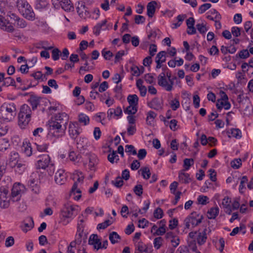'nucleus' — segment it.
I'll return each mask as SVG.
<instances>
[{"instance_id": "nucleus-12", "label": "nucleus", "mask_w": 253, "mask_h": 253, "mask_svg": "<svg viewBox=\"0 0 253 253\" xmlns=\"http://www.w3.org/2000/svg\"><path fill=\"white\" fill-rule=\"evenodd\" d=\"M67 179V175L63 169H59L55 174L54 180L59 185L65 183Z\"/></svg>"}, {"instance_id": "nucleus-64", "label": "nucleus", "mask_w": 253, "mask_h": 253, "mask_svg": "<svg viewBox=\"0 0 253 253\" xmlns=\"http://www.w3.org/2000/svg\"><path fill=\"white\" fill-rule=\"evenodd\" d=\"M209 200V198L206 196L200 195L198 198V203L203 205H206L207 202V200Z\"/></svg>"}, {"instance_id": "nucleus-1", "label": "nucleus", "mask_w": 253, "mask_h": 253, "mask_svg": "<svg viewBox=\"0 0 253 253\" xmlns=\"http://www.w3.org/2000/svg\"><path fill=\"white\" fill-rule=\"evenodd\" d=\"M69 117L65 113H59L49 121V132L56 138L62 137L65 134Z\"/></svg>"}, {"instance_id": "nucleus-31", "label": "nucleus", "mask_w": 253, "mask_h": 253, "mask_svg": "<svg viewBox=\"0 0 253 253\" xmlns=\"http://www.w3.org/2000/svg\"><path fill=\"white\" fill-rule=\"evenodd\" d=\"M47 0H36L35 1V8L37 9L42 10L48 5Z\"/></svg>"}, {"instance_id": "nucleus-22", "label": "nucleus", "mask_w": 253, "mask_h": 253, "mask_svg": "<svg viewBox=\"0 0 253 253\" xmlns=\"http://www.w3.org/2000/svg\"><path fill=\"white\" fill-rule=\"evenodd\" d=\"M20 160L18 153L15 151H12L10 154L8 165L10 167L14 166V164L18 163Z\"/></svg>"}, {"instance_id": "nucleus-58", "label": "nucleus", "mask_w": 253, "mask_h": 253, "mask_svg": "<svg viewBox=\"0 0 253 253\" xmlns=\"http://www.w3.org/2000/svg\"><path fill=\"white\" fill-rule=\"evenodd\" d=\"M196 27L198 31L202 34H205L208 31V29L204 23L197 24Z\"/></svg>"}, {"instance_id": "nucleus-13", "label": "nucleus", "mask_w": 253, "mask_h": 253, "mask_svg": "<svg viewBox=\"0 0 253 253\" xmlns=\"http://www.w3.org/2000/svg\"><path fill=\"white\" fill-rule=\"evenodd\" d=\"M88 244L92 245L94 249H101V240L97 234H91L88 240Z\"/></svg>"}, {"instance_id": "nucleus-28", "label": "nucleus", "mask_w": 253, "mask_h": 253, "mask_svg": "<svg viewBox=\"0 0 253 253\" xmlns=\"http://www.w3.org/2000/svg\"><path fill=\"white\" fill-rule=\"evenodd\" d=\"M219 209L218 207L211 208L208 211V217L209 219H215L219 213Z\"/></svg>"}, {"instance_id": "nucleus-5", "label": "nucleus", "mask_w": 253, "mask_h": 253, "mask_svg": "<svg viewBox=\"0 0 253 253\" xmlns=\"http://www.w3.org/2000/svg\"><path fill=\"white\" fill-rule=\"evenodd\" d=\"M31 114L32 110L27 104L22 105L18 114V125L21 128H25L29 124Z\"/></svg>"}, {"instance_id": "nucleus-14", "label": "nucleus", "mask_w": 253, "mask_h": 253, "mask_svg": "<svg viewBox=\"0 0 253 253\" xmlns=\"http://www.w3.org/2000/svg\"><path fill=\"white\" fill-rule=\"evenodd\" d=\"M147 104L150 108L157 111H159L163 109V104L162 100L157 97L153 99L151 101L148 102Z\"/></svg>"}, {"instance_id": "nucleus-55", "label": "nucleus", "mask_w": 253, "mask_h": 253, "mask_svg": "<svg viewBox=\"0 0 253 253\" xmlns=\"http://www.w3.org/2000/svg\"><path fill=\"white\" fill-rule=\"evenodd\" d=\"M242 165L241 160L240 159H236L231 162V166L234 169H239Z\"/></svg>"}, {"instance_id": "nucleus-38", "label": "nucleus", "mask_w": 253, "mask_h": 253, "mask_svg": "<svg viewBox=\"0 0 253 253\" xmlns=\"http://www.w3.org/2000/svg\"><path fill=\"white\" fill-rule=\"evenodd\" d=\"M79 122L83 124L84 126L88 125L89 123V118L86 115L81 113L79 115Z\"/></svg>"}, {"instance_id": "nucleus-56", "label": "nucleus", "mask_w": 253, "mask_h": 253, "mask_svg": "<svg viewBox=\"0 0 253 253\" xmlns=\"http://www.w3.org/2000/svg\"><path fill=\"white\" fill-rule=\"evenodd\" d=\"M158 84L160 86L164 87L166 90L168 81L166 77L162 78V77H161L160 78H158Z\"/></svg>"}, {"instance_id": "nucleus-44", "label": "nucleus", "mask_w": 253, "mask_h": 253, "mask_svg": "<svg viewBox=\"0 0 253 253\" xmlns=\"http://www.w3.org/2000/svg\"><path fill=\"white\" fill-rule=\"evenodd\" d=\"M250 53L248 49H243L236 55V57H239L241 59H246L250 56Z\"/></svg>"}, {"instance_id": "nucleus-48", "label": "nucleus", "mask_w": 253, "mask_h": 253, "mask_svg": "<svg viewBox=\"0 0 253 253\" xmlns=\"http://www.w3.org/2000/svg\"><path fill=\"white\" fill-rule=\"evenodd\" d=\"M111 183L116 187L120 188L123 186L124 184V181L122 180V178L119 176L116 177L115 180H112Z\"/></svg>"}, {"instance_id": "nucleus-51", "label": "nucleus", "mask_w": 253, "mask_h": 253, "mask_svg": "<svg viewBox=\"0 0 253 253\" xmlns=\"http://www.w3.org/2000/svg\"><path fill=\"white\" fill-rule=\"evenodd\" d=\"M22 151L25 155L27 156H30L32 153V148L31 146H29L28 144L25 145H23L22 147Z\"/></svg>"}, {"instance_id": "nucleus-52", "label": "nucleus", "mask_w": 253, "mask_h": 253, "mask_svg": "<svg viewBox=\"0 0 253 253\" xmlns=\"http://www.w3.org/2000/svg\"><path fill=\"white\" fill-rule=\"evenodd\" d=\"M211 6V4L210 3H206L201 5L198 9V12L200 14L204 13L207 10L210 8Z\"/></svg>"}, {"instance_id": "nucleus-37", "label": "nucleus", "mask_w": 253, "mask_h": 253, "mask_svg": "<svg viewBox=\"0 0 253 253\" xmlns=\"http://www.w3.org/2000/svg\"><path fill=\"white\" fill-rule=\"evenodd\" d=\"M37 25L40 27L41 30L44 32H47L49 29V27L46 22L44 20H39L37 22Z\"/></svg>"}, {"instance_id": "nucleus-50", "label": "nucleus", "mask_w": 253, "mask_h": 253, "mask_svg": "<svg viewBox=\"0 0 253 253\" xmlns=\"http://www.w3.org/2000/svg\"><path fill=\"white\" fill-rule=\"evenodd\" d=\"M157 114L155 113L154 111H150L147 113V118H146V122L147 124L149 125H151V121H149L150 119L154 120V119L156 117Z\"/></svg>"}, {"instance_id": "nucleus-54", "label": "nucleus", "mask_w": 253, "mask_h": 253, "mask_svg": "<svg viewBox=\"0 0 253 253\" xmlns=\"http://www.w3.org/2000/svg\"><path fill=\"white\" fill-rule=\"evenodd\" d=\"M163 239L162 237H159L154 239V247L157 250L160 248L162 246Z\"/></svg>"}, {"instance_id": "nucleus-20", "label": "nucleus", "mask_w": 253, "mask_h": 253, "mask_svg": "<svg viewBox=\"0 0 253 253\" xmlns=\"http://www.w3.org/2000/svg\"><path fill=\"white\" fill-rule=\"evenodd\" d=\"M60 5L66 11H73L74 9L73 4L70 0H62Z\"/></svg>"}, {"instance_id": "nucleus-41", "label": "nucleus", "mask_w": 253, "mask_h": 253, "mask_svg": "<svg viewBox=\"0 0 253 253\" xmlns=\"http://www.w3.org/2000/svg\"><path fill=\"white\" fill-rule=\"evenodd\" d=\"M166 52L165 51H161L159 52L156 55L155 60L164 63L166 60Z\"/></svg>"}, {"instance_id": "nucleus-16", "label": "nucleus", "mask_w": 253, "mask_h": 253, "mask_svg": "<svg viewBox=\"0 0 253 253\" xmlns=\"http://www.w3.org/2000/svg\"><path fill=\"white\" fill-rule=\"evenodd\" d=\"M79 184L78 181H75L70 191V196H75L74 199L76 200H79L81 197V191L78 188Z\"/></svg>"}, {"instance_id": "nucleus-53", "label": "nucleus", "mask_w": 253, "mask_h": 253, "mask_svg": "<svg viewBox=\"0 0 253 253\" xmlns=\"http://www.w3.org/2000/svg\"><path fill=\"white\" fill-rule=\"evenodd\" d=\"M125 147V151L126 153H128L129 154H132L133 155H135L137 154L136 150L133 145H126Z\"/></svg>"}, {"instance_id": "nucleus-7", "label": "nucleus", "mask_w": 253, "mask_h": 253, "mask_svg": "<svg viewBox=\"0 0 253 253\" xmlns=\"http://www.w3.org/2000/svg\"><path fill=\"white\" fill-rule=\"evenodd\" d=\"M83 215L79 216V220L77 224V231L76 235L75 242L78 244H81L82 238L85 240L86 238V234L84 233V228L85 224L84 220L83 218Z\"/></svg>"}, {"instance_id": "nucleus-36", "label": "nucleus", "mask_w": 253, "mask_h": 253, "mask_svg": "<svg viewBox=\"0 0 253 253\" xmlns=\"http://www.w3.org/2000/svg\"><path fill=\"white\" fill-rule=\"evenodd\" d=\"M127 101L129 105H138V97L136 94L129 95L127 97Z\"/></svg>"}, {"instance_id": "nucleus-11", "label": "nucleus", "mask_w": 253, "mask_h": 253, "mask_svg": "<svg viewBox=\"0 0 253 253\" xmlns=\"http://www.w3.org/2000/svg\"><path fill=\"white\" fill-rule=\"evenodd\" d=\"M78 124L77 122L71 123L69 126V133L70 137L76 140L80 134L78 127Z\"/></svg>"}, {"instance_id": "nucleus-8", "label": "nucleus", "mask_w": 253, "mask_h": 253, "mask_svg": "<svg viewBox=\"0 0 253 253\" xmlns=\"http://www.w3.org/2000/svg\"><path fill=\"white\" fill-rule=\"evenodd\" d=\"M203 216L200 215L197 212H192L184 220V224L186 228H190L191 223L193 226H196L202 222Z\"/></svg>"}, {"instance_id": "nucleus-45", "label": "nucleus", "mask_w": 253, "mask_h": 253, "mask_svg": "<svg viewBox=\"0 0 253 253\" xmlns=\"http://www.w3.org/2000/svg\"><path fill=\"white\" fill-rule=\"evenodd\" d=\"M225 246V241L223 238H220L218 242L215 243L216 248L221 253Z\"/></svg>"}, {"instance_id": "nucleus-47", "label": "nucleus", "mask_w": 253, "mask_h": 253, "mask_svg": "<svg viewBox=\"0 0 253 253\" xmlns=\"http://www.w3.org/2000/svg\"><path fill=\"white\" fill-rule=\"evenodd\" d=\"M248 177L247 176H243L240 182V184L239 185V190L240 193H244V189L245 188V184L248 182Z\"/></svg>"}, {"instance_id": "nucleus-62", "label": "nucleus", "mask_w": 253, "mask_h": 253, "mask_svg": "<svg viewBox=\"0 0 253 253\" xmlns=\"http://www.w3.org/2000/svg\"><path fill=\"white\" fill-rule=\"evenodd\" d=\"M231 33L233 36L238 37L241 35V28L238 27H233L231 28Z\"/></svg>"}, {"instance_id": "nucleus-25", "label": "nucleus", "mask_w": 253, "mask_h": 253, "mask_svg": "<svg viewBox=\"0 0 253 253\" xmlns=\"http://www.w3.org/2000/svg\"><path fill=\"white\" fill-rule=\"evenodd\" d=\"M185 171L180 170L179 172L178 178L179 181L183 183H189L191 181L190 175L188 173L184 172Z\"/></svg>"}, {"instance_id": "nucleus-2", "label": "nucleus", "mask_w": 253, "mask_h": 253, "mask_svg": "<svg viewBox=\"0 0 253 253\" xmlns=\"http://www.w3.org/2000/svg\"><path fill=\"white\" fill-rule=\"evenodd\" d=\"M78 207L70 203H65L61 209L60 218V222L64 225H67L71 220L77 214Z\"/></svg>"}, {"instance_id": "nucleus-33", "label": "nucleus", "mask_w": 253, "mask_h": 253, "mask_svg": "<svg viewBox=\"0 0 253 253\" xmlns=\"http://www.w3.org/2000/svg\"><path fill=\"white\" fill-rule=\"evenodd\" d=\"M9 146V142L7 139L0 138V151H5Z\"/></svg>"}, {"instance_id": "nucleus-18", "label": "nucleus", "mask_w": 253, "mask_h": 253, "mask_svg": "<svg viewBox=\"0 0 253 253\" xmlns=\"http://www.w3.org/2000/svg\"><path fill=\"white\" fill-rule=\"evenodd\" d=\"M41 99V97L34 94H31L30 97L28 100V102L31 105L33 110H35L37 108L38 106L40 105Z\"/></svg>"}, {"instance_id": "nucleus-4", "label": "nucleus", "mask_w": 253, "mask_h": 253, "mask_svg": "<svg viewBox=\"0 0 253 253\" xmlns=\"http://www.w3.org/2000/svg\"><path fill=\"white\" fill-rule=\"evenodd\" d=\"M17 7L19 12L27 19L34 21L35 14L28 2L26 0H18Z\"/></svg>"}, {"instance_id": "nucleus-15", "label": "nucleus", "mask_w": 253, "mask_h": 253, "mask_svg": "<svg viewBox=\"0 0 253 253\" xmlns=\"http://www.w3.org/2000/svg\"><path fill=\"white\" fill-rule=\"evenodd\" d=\"M27 167V163L21 160L18 163L14 164V166L11 168H14L15 171L19 174H22Z\"/></svg>"}, {"instance_id": "nucleus-40", "label": "nucleus", "mask_w": 253, "mask_h": 253, "mask_svg": "<svg viewBox=\"0 0 253 253\" xmlns=\"http://www.w3.org/2000/svg\"><path fill=\"white\" fill-rule=\"evenodd\" d=\"M13 24L19 28H24L27 25L26 21L24 19H21L20 17L18 18L15 22L13 23Z\"/></svg>"}, {"instance_id": "nucleus-3", "label": "nucleus", "mask_w": 253, "mask_h": 253, "mask_svg": "<svg viewBox=\"0 0 253 253\" xmlns=\"http://www.w3.org/2000/svg\"><path fill=\"white\" fill-rule=\"evenodd\" d=\"M16 114V107L14 103H4L0 107V118L11 121Z\"/></svg>"}, {"instance_id": "nucleus-27", "label": "nucleus", "mask_w": 253, "mask_h": 253, "mask_svg": "<svg viewBox=\"0 0 253 253\" xmlns=\"http://www.w3.org/2000/svg\"><path fill=\"white\" fill-rule=\"evenodd\" d=\"M186 16L185 14H180L176 17L177 22L172 23L171 27L173 29H177L181 26Z\"/></svg>"}, {"instance_id": "nucleus-32", "label": "nucleus", "mask_w": 253, "mask_h": 253, "mask_svg": "<svg viewBox=\"0 0 253 253\" xmlns=\"http://www.w3.org/2000/svg\"><path fill=\"white\" fill-rule=\"evenodd\" d=\"M194 164V161L193 159L185 158L183 160V169L182 170L187 171L188 170L191 166H193Z\"/></svg>"}, {"instance_id": "nucleus-59", "label": "nucleus", "mask_w": 253, "mask_h": 253, "mask_svg": "<svg viewBox=\"0 0 253 253\" xmlns=\"http://www.w3.org/2000/svg\"><path fill=\"white\" fill-rule=\"evenodd\" d=\"M7 16L10 18V20H9L11 23L13 24L14 22H15L18 19L19 17L17 16L15 13H12L10 11L8 12L7 14Z\"/></svg>"}, {"instance_id": "nucleus-29", "label": "nucleus", "mask_w": 253, "mask_h": 253, "mask_svg": "<svg viewBox=\"0 0 253 253\" xmlns=\"http://www.w3.org/2000/svg\"><path fill=\"white\" fill-rule=\"evenodd\" d=\"M109 239L112 244H115L119 242L121 237L116 232L113 231L110 233Z\"/></svg>"}, {"instance_id": "nucleus-35", "label": "nucleus", "mask_w": 253, "mask_h": 253, "mask_svg": "<svg viewBox=\"0 0 253 253\" xmlns=\"http://www.w3.org/2000/svg\"><path fill=\"white\" fill-rule=\"evenodd\" d=\"M137 111V106L129 105L125 109L124 113L128 115H134Z\"/></svg>"}, {"instance_id": "nucleus-61", "label": "nucleus", "mask_w": 253, "mask_h": 253, "mask_svg": "<svg viewBox=\"0 0 253 253\" xmlns=\"http://www.w3.org/2000/svg\"><path fill=\"white\" fill-rule=\"evenodd\" d=\"M188 247L193 252L196 251L197 246L196 242L195 240H188Z\"/></svg>"}, {"instance_id": "nucleus-42", "label": "nucleus", "mask_w": 253, "mask_h": 253, "mask_svg": "<svg viewBox=\"0 0 253 253\" xmlns=\"http://www.w3.org/2000/svg\"><path fill=\"white\" fill-rule=\"evenodd\" d=\"M16 86V84L15 80L10 77H6L3 83H2V86Z\"/></svg>"}, {"instance_id": "nucleus-6", "label": "nucleus", "mask_w": 253, "mask_h": 253, "mask_svg": "<svg viewBox=\"0 0 253 253\" xmlns=\"http://www.w3.org/2000/svg\"><path fill=\"white\" fill-rule=\"evenodd\" d=\"M39 160L36 163L37 169H47L49 175H52L54 171V165L51 162L50 158L48 155H42L39 156Z\"/></svg>"}, {"instance_id": "nucleus-17", "label": "nucleus", "mask_w": 253, "mask_h": 253, "mask_svg": "<svg viewBox=\"0 0 253 253\" xmlns=\"http://www.w3.org/2000/svg\"><path fill=\"white\" fill-rule=\"evenodd\" d=\"M7 192H1L0 193V208L6 209L9 206L11 198L6 197Z\"/></svg>"}, {"instance_id": "nucleus-9", "label": "nucleus", "mask_w": 253, "mask_h": 253, "mask_svg": "<svg viewBox=\"0 0 253 253\" xmlns=\"http://www.w3.org/2000/svg\"><path fill=\"white\" fill-rule=\"evenodd\" d=\"M24 189V186L21 183H14L11 189V201L13 202L18 201L20 199L21 192L23 191Z\"/></svg>"}, {"instance_id": "nucleus-39", "label": "nucleus", "mask_w": 253, "mask_h": 253, "mask_svg": "<svg viewBox=\"0 0 253 253\" xmlns=\"http://www.w3.org/2000/svg\"><path fill=\"white\" fill-rule=\"evenodd\" d=\"M108 160L111 163H114L115 161L116 163L119 160V156L117 154L116 151H113L112 153L108 155Z\"/></svg>"}, {"instance_id": "nucleus-57", "label": "nucleus", "mask_w": 253, "mask_h": 253, "mask_svg": "<svg viewBox=\"0 0 253 253\" xmlns=\"http://www.w3.org/2000/svg\"><path fill=\"white\" fill-rule=\"evenodd\" d=\"M163 216V210L160 208H157L154 211V216L157 219H160Z\"/></svg>"}, {"instance_id": "nucleus-34", "label": "nucleus", "mask_w": 253, "mask_h": 253, "mask_svg": "<svg viewBox=\"0 0 253 253\" xmlns=\"http://www.w3.org/2000/svg\"><path fill=\"white\" fill-rule=\"evenodd\" d=\"M141 172V175L145 179H148L150 177L151 172L149 168L147 167H145L141 168L138 172Z\"/></svg>"}, {"instance_id": "nucleus-43", "label": "nucleus", "mask_w": 253, "mask_h": 253, "mask_svg": "<svg viewBox=\"0 0 253 253\" xmlns=\"http://www.w3.org/2000/svg\"><path fill=\"white\" fill-rule=\"evenodd\" d=\"M133 191L137 196H141L143 192L142 185L140 184H137L134 187Z\"/></svg>"}, {"instance_id": "nucleus-19", "label": "nucleus", "mask_w": 253, "mask_h": 253, "mask_svg": "<svg viewBox=\"0 0 253 253\" xmlns=\"http://www.w3.org/2000/svg\"><path fill=\"white\" fill-rule=\"evenodd\" d=\"M87 157L89 161V169L90 170L95 171V166L97 164L98 161L96 155L94 154H88Z\"/></svg>"}, {"instance_id": "nucleus-60", "label": "nucleus", "mask_w": 253, "mask_h": 253, "mask_svg": "<svg viewBox=\"0 0 253 253\" xmlns=\"http://www.w3.org/2000/svg\"><path fill=\"white\" fill-rule=\"evenodd\" d=\"M14 244V239L12 236L8 237L5 240V246L7 248L12 246Z\"/></svg>"}, {"instance_id": "nucleus-21", "label": "nucleus", "mask_w": 253, "mask_h": 253, "mask_svg": "<svg viewBox=\"0 0 253 253\" xmlns=\"http://www.w3.org/2000/svg\"><path fill=\"white\" fill-rule=\"evenodd\" d=\"M231 202V199L228 196L225 197L222 202V205L223 208L225 209V212L228 214H231L232 212V209L230 205Z\"/></svg>"}, {"instance_id": "nucleus-23", "label": "nucleus", "mask_w": 253, "mask_h": 253, "mask_svg": "<svg viewBox=\"0 0 253 253\" xmlns=\"http://www.w3.org/2000/svg\"><path fill=\"white\" fill-rule=\"evenodd\" d=\"M216 106L219 111H220L223 108L225 110H229L231 107V104L228 100L219 99L217 100Z\"/></svg>"}, {"instance_id": "nucleus-26", "label": "nucleus", "mask_w": 253, "mask_h": 253, "mask_svg": "<svg viewBox=\"0 0 253 253\" xmlns=\"http://www.w3.org/2000/svg\"><path fill=\"white\" fill-rule=\"evenodd\" d=\"M207 229L205 228L202 232H199L197 238L198 244L199 245L204 244L207 240Z\"/></svg>"}, {"instance_id": "nucleus-10", "label": "nucleus", "mask_w": 253, "mask_h": 253, "mask_svg": "<svg viewBox=\"0 0 253 253\" xmlns=\"http://www.w3.org/2000/svg\"><path fill=\"white\" fill-rule=\"evenodd\" d=\"M76 10L79 16L82 18L86 19L90 16L87 8L85 6L84 2L82 1L78 2Z\"/></svg>"}, {"instance_id": "nucleus-24", "label": "nucleus", "mask_w": 253, "mask_h": 253, "mask_svg": "<svg viewBox=\"0 0 253 253\" xmlns=\"http://www.w3.org/2000/svg\"><path fill=\"white\" fill-rule=\"evenodd\" d=\"M157 2L155 1H151L147 5V14L149 17H152L156 11Z\"/></svg>"}, {"instance_id": "nucleus-63", "label": "nucleus", "mask_w": 253, "mask_h": 253, "mask_svg": "<svg viewBox=\"0 0 253 253\" xmlns=\"http://www.w3.org/2000/svg\"><path fill=\"white\" fill-rule=\"evenodd\" d=\"M102 55L106 60H110L113 56L112 52L109 50L105 51V49L102 51Z\"/></svg>"}, {"instance_id": "nucleus-46", "label": "nucleus", "mask_w": 253, "mask_h": 253, "mask_svg": "<svg viewBox=\"0 0 253 253\" xmlns=\"http://www.w3.org/2000/svg\"><path fill=\"white\" fill-rule=\"evenodd\" d=\"M232 136L236 139H240L242 137V132L239 128H232L230 129Z\"/></svg>"}, {"instance_id": "nucleus-30", "label": "nucleus", "mask_w": 253, "mask_h": 253, "mask_svg": "<svg viewBox=\"0 0 253 253\" xmlns=\"http://www.w3.org/2000/svg\"><path fill=\"white\" fill-rule=\"evenodd\" d=\"M107 23V20L106 19L103 20L101 23H98L97 24L93 29V32L94 35L96 36H98L100 33L102 27L103 26H105Z\"/></svg>"}, {"instance_id": "nucleus-49", "label": "nucleus", "mask_w": 253, "mask_h": 253, "mask_svg": "<svg viewBox=\"0 0 253 253\" xmlns=\"http://www.w3.org/2000/svg\"><path fill=\"white\" fill-rule=\"evenodd\" d=\"M169 104L170 107L173 111L176 110L180 107L179 101L176 98H175L173 100H171Z\"/></svg>"}]
</instances>
